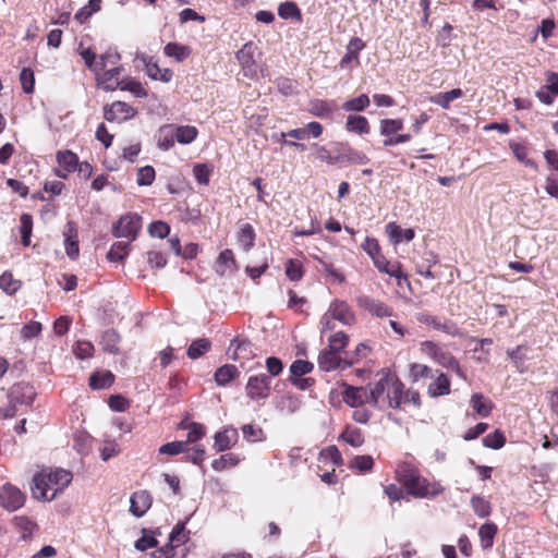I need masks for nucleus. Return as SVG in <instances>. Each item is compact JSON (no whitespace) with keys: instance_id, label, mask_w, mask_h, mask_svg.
<instances>
[{"instance_id":"nucleus-61","label":"nucleus","mask_w":558,"mask_h":558,"mask_svg":"<svg viewBox=\"0 0 558 558\" xmlns=\"http://www.w3.org/2000/svg\"><path fill=\"white\" fill-rule=\"evenodd\" d=\"M119 88L122 90H129L136 97H146V95H147V93L144 89V87L142 86V84L140 82L133 81V80H130L126 82L122 81Z\"/></svg>"},{"instance_id":"nucleus-33","label":"nucleus","mask_w":558,"mask_h":558,"mask_svg":"<svg viewBox=\"0 0 558 558\" xmlns=\"http://www.w3.org/2000/svg\"><path fill=\"white\" fill-rule=\"evenodd\" d=\"M163 51L167 57L174 58L178 62L185 60L191 53V49L187 46L177 43L167 44Z\"/></svg>"},{"instance_id":"nucleus-38","label":"nucleus","mask_w":558,"mask_h":558,"mask_svg":"<svg viewBox=\"0 0 558 558\" xmlns=\"http://www.w3.org/2000/svg\"><path fill=\"white\" fill-rule=\"evenodd\" d=\"M197 129L191 125H181L178 126L174 131L173 136L180 144H190L197 136Z\"/></svg>"},{"instance_id":"nucleus-29","label":"nucleus","mask_w":558,"mask_h":558,"mask_svg":"<svg viewBox=\"0 0 558 558\" xmlns=\"http://www.w3.org/2000/svg\"><path fill=\"white\" fill-rule=\"evenodd\" d=\"M180 427L187 429V437H186V440L184 441V442H187V445L198 441L206 435V429H205L204 425H202L201 423H196V422L184 423V422H182L180 424Z\"/></svg>"},{"instance_id":"nucleus-34","label":"nucleus","mask_w":558,"mask_h":558,"mask_svg":"<svg viewBox=\"0 0 558 558\" xmlns=\"http://www.w3.org/2000/svg\"><path fill=\"white\" fill-rule=\"evenodd\" d=\"M235 266L234 255L231 250L222 251L216 262V271L223 276L227 270L232 269Z\"/></svg>"},{"instance_id":"nucleus-9","label":"nucleus","mask_w":558,"mask_h":558,"mask_svg":"<svg viewBox=\"0 0 558 558\" xmlns=\"http://www.w3.org/2000/svg\"><path fill=\"white\" fill-rule=\"evenodd\" d=\"M36 396L35 389L27 383H19L11 387L9 391V401L12 404L29 405Z\"/></svg>"},{"instance_id":"nucleus-28","label":"nucleus","mask_w":558,"mask_h":558,"mask_svg":"<svg viewBox=\"0 0 558 558\" xmlns=\"http://www.w3.org/2000/svg\"><path fill=\"white\" fill-rule=\"evenodd\" d=\"M463 92L460 88H453L449 92L438 93L430 98L432 102L440 106L444 109H449L450 102L454 99L462 97Z\"/></svg>"},{"instance_id":"nucleus-59","label":"nucleus","mask_w":558,"mask_h":558,"mask_svg":"<svg viewBox=\"0 0 558 558\" xmlns=\"http://www.w3.org/2000/svg\"><path fill=\"white\" fill-rule=\"evenodd\" d=\"M73 352L77 359H81V360L88 359L94 353V345L89 341H78L75 344Z\"/></svg>"},{"instance_id":"nucleus-45","label":"nucleus","mask_w":558,"mask_h":558,"mask_svg":"<svg viewBox=\"0 0 558 558\" xmlns=\"http://www.w3.org/2000/svg\"><path fill=\"white\" fill-rule=\"evenodd\" d=\"M369 105V98L366 94H362L356 98L349 99L343 102L342 109L344 111H363L365 110Z\"/></svg>"},{"instance_id":"nucleus-50","label":"nucleus","mask_w":558,"mask_h":558,"mask_svg":"<svg viewBox=\"0 0 558 558\" xmlns=\"http://www.w3.org/2000/svg\"><path fill=\"white\" fill-rule=\"evenodd\" d=\"M314 368V365L308 362V361H304V360H296L294 361L291 366H290V373H291V376L290 377H302L308 373H311Z\"/></svg>"},{"instance_id":"nucleus-44","label":"nucleus","mask_w":558,"mask_h":558,"mask_svg":"<svg viewBox=\"0 0 558 558\" xmlns=\"http://www.w3.org/2000/svg\"><path fill=\"white\" fill-rule=\"evenodd\" d=\"M471 404L474 411L483 416L486 417L490 414L492 411V403L484 399L483 395L481 393H474L471 398Z\"/></svg>"},{"instance_id":"nucleus-18","label":"nucleus","mask_w":558,"mask_h":558,"mask_svg":"<svg viewBox=\"0 0 558 558\" xmlns=\"http://www.w3.org/2000/svg\"><path fill=\"white\" fill-rule=\"evenodd\" d=\"M253 45L246 44L238 51L236 58L241 63L246 76H254L257 73L256 64L252 56Z\"/></svg>"},{"instance_id":"nucleus-10","label":"nucleus","mask_w":558,"mask_h":558,"mask_svg":"<svg viewBox=\"0 0 558 558\" xmlns=\"http://www.w3.org/2000/svg\"><path fill=\"white\" fill-rule=\"evenodd\" d=\"M343 401L351 408H360L364 403L371 404V389L347 386L343 391Z\"/></svg>"},{"instance_id":"nucleus-48","label":"nucleus","mask_w":558,"mask_h":558,"mask_svg":"<svg viewBox=\"0 0 558 558\" xmlns=\"http://www.w3.org/2000/svg\"><path fill=\"white\" fill-rule=\"evenodd\" d=\"M433 376V369L427 365L418 363L410 365V378L414 383L421 378H432Z\"/></svg>"},{"instance_id":"nucleus-1","label":"nucleus","mask_w":558,"mask_h":558,"mask_svg":"<svg viewBox=\"0 0 558 558\" xmlns=\"http://www.w3.org/2000/svg\"><path fill=\"white\" fill-rule=\"evenodd\" d=\"M71 481V472L62 469L49 473H37L33 477V496L36 499L52 500Z\"/></svg>"},{"instance_id":"nucleus-47","label":"nucleus","mask_w":558,"mask_h":558,"mask_svg":"<svg viewBox=\"0 0 558 558\" xmlns=\"http://www.w3.org/2000/svg\"><path fill=\"white\" fill-rule=\"evenodd\" d=\"M278 14L281 19L301 20V11L294 2H283L278 8Z\"/></svg>"},{"instance_id":"nucleus-43","label":"nucleus","mask_w":558,"mask_h":558,"mask_svg":"<svg viewBox=\"0 0 558 558\" xmlns=\"http://www.w3.org/2000/svg\"><path fill=\"white\" fill-rule=\"evenodd\" d=\"M239 243L244 251H248L254 245L255 231L250 223H244L239 232Z\"/></svg>"},{"instance_id":"nucleus-62","label":"nucleus","mask_w":558,"mask_h":558,"mask_svg":"<svg viewBox=\"0 0 558 558\" xmlns=\"http://www.w3.org/2000/svg\"><path fill=\"white\" fill-rule=\"evenodd\" d=\"M348 343V336L344 332H336L329 338V347L328 349L333 350L336 352L342 351Z\"/></svg>"},{"instance_id":"nucleus-39","label":"nucleus","mask_w":558,"mask_h":558,"mask_svg":"<svg viewBox=\"0 0 558 558\" xmlns=\"http://www.w3.org/2000/svg\"><path fill=\"white\" fill-rule=\"evenodd\" d=\"M22 282L13 278V275L9 271H4L0 276V289L7 294L12 295L20 290Z\"/></svg>"},{"instance_id":"nucleus-23","label":"nucleus","mask_w":558,"mask_h":558,"mask_svg":"<svg viewBox=\"0 0 558 558\" xmlns=\"http://www.w3.org/2000/svg\"><path fill=\"white\" fill-rule=\"evenodd\" d=\"M375 267L380 272H385L390 277H395L397 279H401L404 275L401 271V265L399 263H390L384 255L377 257L374 262Z\"/></svg>"},{"instance_id":"nucleus-32","label":"nucleus","mask_w":558,"mask_h":558,"mask_svg":"<svg viewBox=\"0 0 558 558\" xmlns=\"http://www.w3.org/2000/svg\"><path fill=\"white\" fill-rule=\"evenodd\" d=\"M496 533L497 525L493 522H487L480 527L478 536L481 539V546L484 549L490 548L493 546Z\"/></svg>"},{"instance_id":"nucleus-5","label":"nucleus","mask_w":558,"mask_h":558,"mask_svg":"<svg viewBox=\"0 0 558 558\" xmlns=\"http://www.w3.org/2000/svg\"><path fill=\"white\" fill-rule=\"evenodd\" d=\"M271 377L266 374L251 376L245 390L246 396L252 400L267 399L271 390Z\"/></svg>"},{"instance_id":"nucleus-64","label":"nucleus","mask_w":558,"mask_h":558,"mask_svg":"<svg viewBox=\"0 0 558 558\" xmlns=\"http://www.w3.org/2000/svg\"><path fill=\"white\" fill-rule=\"evenodd\" d=\"M148 232L154 238L163 239L170 232V227L163 221H155L150 223Z\"/></svg>"},{"instance_id":"nucleus-63","label":"nucleus","mask_w":558,"mask_h":558,"mask_svg":"<svg viewBox=\"0 0 558 558\" xmlns=\"http://www.w3.org/2000/svg\"><path fill=\"white\" fill-rule=\"evenodd\" d=\"M142 532L143 536L135 542V548L140 551H144L148 548L156 547L158 544L157 539L154 536L148 535L146 529H143Z\"/></svg>"},{"instance_id":"nucleus-52","label":"nucleus","mask_w":558,"mask_h":558,"mask_svg":"<svg viewBox=\"0 0 558 558\" xmlns=\"http://www.w3.org/2000/svg\"><path fill=\"white\" fill-rule=\"evenodd\" d=\"M187 539V535L185 533V525L184 523H178L169 536V542L171 547H178L181 544H183Z\"/></svg>"},{"instance_id":"nucleus-21","label":"nucleus","mask_w":558,"mask_h":558,"mask_svg":"<svg viewBox=\"0 0 558 558\" xmlns=\"http://www.w3.org/2000/svg\"><path fill=\"white\" fill-rule=\"evenodd\" d=\"M341 162L340 163H353V165H366L369 159L368 157L356 149L351 148L348 145L341 144Z\"/></svg>"},{"instance_id":"nucleus-7","label":"nucleus","mask_w":558,"mask_h":558,"mask_svg":"<svg viewBox=\"0 0 558 558\" xmlns=\"http://www.w3.org/2000/svg\"><path fill=\"white\" fill-rule=\"evenodd\" d=\"M25 502V495L15 486L7 483L0 489V504L9 511H15Z\"/></svg>"},{"instance_id":"nucleus-31","label":"nucleus","mask_w":558,"mask_h":558,"mask_svg":"<svg viewBox=\"0 0 558 558\" xmlns=\"http://www.w3.org/2000/svg\"><path fill=\"white\" fill-rule=\"evenodd\" d=\"M57 161L66 172L75 171L78 166V157L71 150L59 151L57 154Z\"/></svg>"},{"instance_id":"nucleus-49","label":"nucleus","mask_w":558,"mask_h":558,"mask_svg":"<svg viewBox=\"0 0 558 558\" xmlns=\"http://www.w3.org/2000/svg\"><path fill=\"white\" fill-rule=\"evenodd\" d=\"M156 177L155 169L151 166H145L138 169L136 183L140 186H149Z\"/></svg>"},{"instance_id":"nucleus-56","label":"nucleus","mask_w":558,"mask_h":558,"mask_svg":"<svg viewBox=\"0 0 558 558\" xmlns=\"http://www.w3.org/2000/svg\"><path fill=\"white\" fill-rule=\"evenodd\" d=\"M211 168L205 163H197L193 167V174L199 184L207 185L211 174Z\"/></svg>"},{"instance_id":"nucleus-3","label":"nucleus","mask_w":558,"mask_h":558,"mask_svg":"<svg viewBox=\"0 0 558 558\" xmlns=\"http://www.w3.org/2000/svg\"><path fill=\"white\" fill-rule=\"evenodd\" d=\"M391 375L386 374L371 388V404L384 411L391 409Z\"/></svg>"},{"instance_id":"nucleus-6","label":"nucleus","mask_w":558,"mask_h":558,"mask_svg":"<svg viewBox=\"0 0 558 558\" xmlns=\"http://www.w3.org/2000/svg\"><path fill=\"white\" fill-rule=\"evenodd\" d=\"M135 113V109L123 101H114L104 107V118L108 122L121 123L133 118Z\"/></svg>"},{"instance_id":"nucleus-36","label":"nucleus","mask_w":558,"mask_h":558,"mask_svg":"<svg viewBox=\"0 0 558 558\" xmlns=\"http://www.w3.org/2000/svg\"><path fill=\"white\" fill-rule=\"evenodd\" d=\"M81 57L84 60L86 66L92 70L96 75H99L101 71H104V63L99 62V57L92 51V49H83L81 51Z\"/></svg>"},{"instance_id":"nucleus-51","label":"nucleus","mask_w":558,"mask_h":558,"mask_svg":"<svg viewBox=\"0 0 558 558\" xmlns=\"http://www.w3.org/2000/svg\"><path fill=\"white\" fill-rule=\"evenodd\" d=\"M187 451V442L184 441H171L162 445L159 448L160 454L177 456Z\"/></svg>"},{"instance_id":"nucleus-12","label":"nucleus","mask_w":558,"mask_h":558,"mask_svg":"<svg viewBox=\"0 0 558 558\" xmlns=\"http://www.w3.org/2000/svg\"><path fill=\"white\" fill-rule=\"evenodd\" d=\"M357 305L377 317H388L392 315V310L389 306L368 295H360L357 298Z\"/></svg>"},{"instance_id":"nucleus-27","label":"nucleus","mask_w":558,"mask_h":558,"mask_svg":"<svg viewBox=\"0 0 558 558\" xmlns=\"http://www.w3.org/2000/svg\"><path fill=\"white\" fill-rule=\"evenodd\" d=\"M113 381L114 376L109 371L96 372L89 377V386L96 390L109 388Z\"/></svg>"},{"instance_id":"nucleus-57","label":"nucleus","mask_w":558,"mask_h":558,"mask_svg":"<svg viewBox=\"0 0 558 558\" xmlns=\"http://www.w3.org/2000/svg\"><path fill=\"white\" fill-rule=\"evenodd\" d=\"M362 248L372 258L373 263L377 259V257L383 256L379 243L374 238H366L364 243L362 244Z\"/></svg>"},{"instance_id":"nucleus-41","label":"nucleus","mask_w":558,"mask_h":558,"mask_svg":"<svg viewBox=\"0 0 558 558\" xmlns=\"http://www.w3.org/2000/svg\"><path fill=\"white\" fill-rule=\"evenodd\" d=\"M130 241L114 243L107 254V257L111 262H122L129 254Z\"/></svg>"},{"instance_id":"nucleus-8","label":"nucleus","mask_w":558,"mask_h":558,"mask_svg":"<svg viewBox=\"0 0 558 558\" xmlns=\"http://www.w3.org/2000/svg\"><path fill=\"white\" fill-rule=\"evenodd\" d=\"M339 352L330 349H325L318 356V366L322 371L330 372L339 367L347 368L352 365L353 362L342 359Z\"/></svg>"},{"instance_id":"nucleus-46","label":"nucleus","mask_w":558,"mask_h":558,"mask_svg":"<svg viewBox=\"0 0 558 558\" xmlns=\"http://www.w3.org/2000/svg\"><path fill=\"white\" fill-rule=\"evenodd\" d=\"M240 459L233 453H226L220 456L218 459H215L211 463V468L217 471H223L227 468L235 466L239 463Z\"/></svg>"},{"instance_id":"nucleus-2","label":"nucleus","mask_w":558,"mask_h":558,"mask_svg":"<svg viewBox=\"0 0 558 558\" xmlns=\"http://www.w3.org/2000/svg\"><path fill=\"white\" fill-rule=\"evenodd\" d=\"M398 476L408 494L417 498L435 497L442 492L438 483H429L421 476L418 472L408 463H404L398 470Z\"/></svg>"},{"instance_id":"nucleus-16","label":"nucleus","mask_w":558,"mask_h":558,"mask_svg":"<svg viewBox=\"0 0 558 558\" xmlns=\"http://www.w3.org/2000/svg\"><path fill=\"white\" fill-rule=\"evenodd\" d=\"M64 235V247L66 255L71 259H76L80 253L78 248V239H77V228L75 222L69 221L63 231Z\"/></svg>"},{"instance_id":"nucleus-30","label":"nucleus","mask_w":558,"mask_h":558,"mask_svg":"<svg viewBox=\"0 0 558 558\" xmlns=\"http://www.w3.org/2000/svg\"><path fill=\"white\" fill-rule=\"evenodd\" d=\"M239 375V371L234 365L226 364L219 367L215 373V380L219 386L228 385Z\"/></svg>"},{"instance_id":"nucleus-20","label":"nucleus","mask_w":558,"mask_h":558,"mask_svg":"<svg viewBox=\"0 0 558 558\" xmlns=\"http://www.w3.org/2000/svg\"><path fill=\"white\" fill-rule=\"evenodd\" d=\"M427 392L430 397L436 398L447 396L450 393V379L444 374L439 373L436 378L429 384Z\"/></svg>"},{"instance_id":"nucleus-17","label":"nucleus","mask_w":558,"mask_h":558,"mask_svg":"<svg viewBox=\"0 0 558 558\" xmlns=\"http://www.w3.org/2000/svg\"><path fill=\"white\" fill-rule=\"evenodd\" d=\"M122 73L121 66H114L108 71H106L101 76L97 75L98 84L105 89V90H114L119 88L121 85V82L123 80L120 78Z\"/></svg>"},{"instance_id":"nucleus-19","label":"nucleus","mask_w":558,"mask_h":558,"mask_svg":"<svg viewBox=\"0 0 558 558\" xmlns=\"http://www.w3.org/2000/svg\"><path fill=\"white\" fill-rule=\"evenodd\" d=\"M386 233L395 245L401 241L410 242L414 238L413 229H401L396 222H389L386 226Z\"/></svg>"},{"instance_id":"nucleus-40","label":"nucleus","mask_w":558,"mask_h":558,"mask_svg":"<svg viewBox=\"0 0 558 558\" xmlns=\"http://www.w3.org/2000/svg\"><path fill=\"white\" fill-rule=\"evenodd\" d=\"M403 129V122L400 119H383L379 122L380 135L388 137Z\"/></svg>"},{"instance_id":"nucleus-13","label":"nucleus","mask_w":558,"mask_h":558,"mask_svg":"<svg viewBox=\"0 0 558 558\" xmlns=\"http://www.w3.org/2000/svg\"><path fill=\"white\" fill-rule=\"evenodd\" d=\"M151 496L147 490H138L130 498V512L136 517H143L151 506Z\"/></svg>"},{"instance_id":"nucleus-37","label":"nucleus","mask_w":558,"mask_h":558,"mask_svg":"<svg viewBox=\"0 0 558 558\" xmlns=\"http://www.w3.org/2000/svg\"><path fill=\"white\" fill-rule=\"evenodd\" d=\"M210 341L206 338H199L194 340L187 349V356L192 360H196L205 354L210 349Z\"/></svg>"},{"instance_id":"nucleus-15","label":"nucleus","mask_w":558,"mask_h":558,"mask_svg":"<svg viewBox=\"0 0 558 558\" xmlns=\"http://www.w3.org/2000/svg\"><path fill=\"white\" fill-rule=\"evenodd\" d=\"M328 314H330L331 318L339 320L343 325H352L355 322L354 313L343 301L335 300L328 308Z\"/></svg>"},{"instance_id":"nucleus-26","label":"nucleus","mask_w":558,"mask_h":558,"mask_svg":"<svg viewBox=\"0 0 558 558\" xmlns=\"http://www.w3.org/2000/svg\"><path fill=\"white\" fill-rule=\"evenodd\" d=\"M120 340V335L114 329H108L102 333L100 344L104 351L110 354H118Z\"/></svg>"},{"instance_id":"nucleus-14","label":"nucleus","mask_w":558,"mask_h":558,"mask_svg":"<svg viewBox=\"0 0 558 558\" xmlns=\"http://www.w3.org/2000/svg\"><path fill=\"white\" fill-rule=\"evenodd\" d=\"M239 438L238 430L234 427H226L214 436V448L216 451H226L233 447Z\"/></svg>"},{"instance_id":"nucleus-11","label":"nucleus","mask_w":558,"mask_h":558,"mask_svg":"<svg viewBox=\"0 0 558 558\" xmlns=\"http://www.w3.org/2000/svg\"><path fill=\"white\" fill-rule=\"evenodd\" d=\"M228 354L234 361H248L254 356L253 344L247 339L234 338L228 348Z\"/></svg>"},{"instance_id":"nucleus-55","label":"nucleus","mask_w":558,"mask_h":558,"mask_svg":"<svg viewBox=\"0 0 558 558\" xmlns=\"http://www.w3.org/2000/svg\"><path fill=\"white\" fill-rule=\"evenodd\" d=\"M311 112L319 118H327L332 112V107L328 101L315 100L311 102Z\"/></svg>"},{"instance_id":"nucleus-54","label":"nucleus","mask_w":558,"mask_h":558,"mask_svg":"<svg viewBox=\"0 0 558 558\" xmlns=\"http://www.w3.org/2000/svg\"><path fill=\"white\" fill-rule=\"evenodd\" d=\"M286 275L292 281H298L303 276L302 263L298 259H289L286 265Z\"/></svg>"},{"instance_id":"nucleus-42","label":"nucleus","mask_w":558,"mask_h":558,"mask_svg":"<svg viewBox=\"0 0 558 558\" xmlns=\"http://www.w3.org/2000/svg\"><path fill=\"white\" fill-rule=\"evenodd\" d=\"M341 438L354 448H359L364 444V436L361 429L356 427H347L341 434Z\"/></svg>"},{"instance_id":"nucleus-25","label":"nucleus","mask_w":558,"mask_h":558,"mask_svg":"<svg viewBox=\"0 0 558 558\" xmlns=\"http://www.w3.org/2000/svg\"><path fill=\"white\" fill-rule=\"evenodd\" d=\"M345 129L360 135L368 134L371 126L368 120L363 116H349L347 118Z\"/></svg>"},{"instance_id":"nucleus-4","label":"nucleus","mask_w":558,"mask_h":558,"mask_svg":"<svg viewBox=\"0 0 558 558\" xmlns=\"http://www.w3.org/2000/svg\"><path fill=\"white\" fill-rule=\"evenodd\" d=\"M142 228V218L137 214H126L122 216L113 226V235L116 238H125L130 242L137 238Z\"/></svg>"},{"instance_id":"nucleus-58","label":"nucleus","mask_w":558,"mask_h":558,"mask_svg":"<svg viewBox=\"0 0 558 558\" xmlns=\"http://www.w3.org/2000/svg\"><path fill=\"white\" fill-rule=\"evenodd\" d=\"M471 505H472L474 512L478 517L485 518V517L489 515L490 506H489V502L486 501L484 498L478 497V496L472 497Z\"/></svg>"},{"instance_id":"nucleus-53","label":"nucleus","mask_w":558,"mask_h":558,"mask_svg":"<svg viewBox=\"0 0 558 558\" xmlns=\"http://www.w3.org/2000/svg\"><path fill=\"white\" fill-rule=\"evenodd\" d=\"M506 442V437L499 430H495L483 438V445L492 449H500Z\"/></svg>"},{"instance_id":"nucleus-60","label":"nucleus","mask_w":558,"mask_h":558,"mask_svg":"<svg viewBox=\"0 0 558 558\" xmlns=\"http://www.w3.org/2000/svg\"><path fill=\"white\" fill-rule=\"evenodd\" d=\"M20 81H21L23 90L26 94L33 93L34 84H35V78H34V73H33V71L31 69L24 68L21 71Z\"/></svg>"},{"instance_id":"nucleus-24","label":"nucleus","mask_w":558,"mask_h":558,"mask_svg":"<svg viewBox=\"0 0 558 558\" xmlns=\"http://www.w3.org/2000/svg\"><path fill=\"white\" fill-rule=\"evenodd\" d=\"M313 148L315 150V157L318 160L326 162L328 165H336L341 162V146L335 149L333 151L327 149L325 146H320L317 144H314Z\"/></svg>"},{"instance_id":"nucleus-35","label":"nucleus","mask_w":558,"mask_h":558,"mask_svg":"<svg viewBox=\"0 0 558 558\" xmlns=\"http://www.w3.org/2000/svg\"><path fill=\"white\" fill-rule=\"evenodd\" d=\"M391 409H400L402 405L403 397L405 393L403 383L397 377L391 375Z\"/></svg>"},{"instance_id":"nucleus-22","label":"nucleus","mask_w":558,"mask_h":558,"mask_svg":"<svg viewBox=\"0 0 558 558\" xmlns=\"http://www.w3.org/2000/svg\"><path fill=\"white\" fill-rule=\"evenodd\" d=\"M420 322L432 326L434 329L442 330L450 336H457L459 333V328L451 320L440 322L437 317L426 315L420 318Z\"/></svg>"}]
</instances>
